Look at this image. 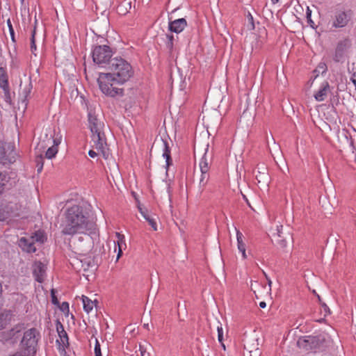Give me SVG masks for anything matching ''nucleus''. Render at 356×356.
I'll use <instances>...</instances> for the list:
<instances>
[{
  "label": "nucleus",
  "mask_w": 356,
  "mask_h": 356,
  "mask_svg": "<svg viewBox=\"0 0 356 356\" xmlns=\"http://www.w3.org/2000/svg\"><path fill=\"white\" fill-rule=\"evenodd\" d=\"M275 241H276V243H277V245L281 248V249H284L286 247V245H287V242L286 241V238L282 236V238H275Z\"/></svg>",
  "instance_id": "c85d7f7f"
},
{
  "label": "nucleus",
  "mask_w": 356,
  "mask_h": 356,
  "mask_svg": "<svg viewBox=\"0 0 356 356\" xmlns=\"http://www.w3.org/2000/svg\"><path fill=\"white\" fill-rule=\"evenodd\" d=\"M318 298L319 300H321L320 296L318 295Z\"/></svg>",
  "instance_id": "4d7b16f0"
},
{
  "label": "nucleus",
  "mask_w": 356,
  "mask_h": 356,
  "mask_svg": "<svg viewBox=\"0 0 356 356\" xmlns=\"http://www.w3.org/2000/svg\"><path fill=\"white\" fill-rule=\"evenodd\" d=\"M112 55V50L107 45L96 46L92 50L93 61L98 65L110 62Z\"/></svg>",
  "instance_id": "423d86ee"
},
{
  "label": "nucleus",
  "mask_w": 356,
  "mask_h": 356,
  "mask_svg": "<svg viewBox=\"0 0 356 356\" xmlns=\"http://www.w3.org/2000/svg\"><path fill=\"white\" fill-rule=\"evenodd\" d=\"M352 17L350 10H338L332 17V27L339 29L346 26Z\"/></svg>",
  "instance_id": "6e6552de"
},
{
  "label": "nucleus",
  "mask_w": 356,
  "mask_h": 356,
  "mask_svg": "<svg viewBox=\"0 0 356 356\" xmlns=\"http://www.w3.org/2000/svg\"><path fill=\"white\" fill-rule=\"evenodd\" d=\"M8 211V213L10 217L17 216H19V211L20 209V206H19L17 203L15 202H9L5 205H3Z\"/></svg>",
  "instance_id": "6ab92c4d"
},
{
  "label": "nucleus",
  "mask_w": 356,
  "mask_h": 356,
  "mask_svg": "<svg viewBox=\"0 0 356 356\" xmlns=\"http://www.w3.org/2000/svg\"><path fill=\"white\" fill-rule=\"evenodd\" d=\"M328 341L323 335L306 336L300 339L298 345L306 351L323 352L326 350Z\"/></svg>",
  "instance_id": "20e7f679"
},
{
  "label": "nucleus",
  "mask_w": 356,
  "mask_h": 356,
  "mask_svg": "<svg viewBox=\"0 0 356 356\" xmlns=\"http://www.w3.org/2000/svg\"><path fill=\"white\" fill-rule=\"evenodd\" d=\"M62 226V233L64 235L83 234L79 236L78 241L74 243L78 251L85 252L91 248L90 234L95 230L96 225L89 219L88 213L81 207L74 205L68 208Z\"/></svg>",
  "instance_id": "f257e3e1"
},
{
  "label": "nucleus",
  "mask_w": 356,
  "mask_h": 356,
  "mask_svg": "<svg viewBox=\"0 0 356 356\" xmlns=\"http://www.w3.org/2000/svg\"><path fill=\"white\" fill-rule=\"evenodd\" d=\"M10 218L6 208H5L3 205L0 206V221H4L8 218Z\"/></svg>",
  "instance_id": "a878e982"
},
{
  "label": "nucleus",
  "mask_w": 356,
  "mask_h": 356,
  "mask_svg": "<svg viewBox=\"0 0 356 356\" xmlns=\"http://www.w3.org/2000/svg\"><path fill=\"white\" fill-rule=\"evenodd\" d=\"M331 92L330 84L327 81H323L318 90L316 92L314 97L315 99L318 102H323L324 101L326 97H327V95Z\"/></svg>",
  "instance_id": "ddd939ff"
},
{
  "label": "nucleus",
  "mask_w": 356,
  "mask_h": 356,
  "mask_svg": "<svg viewBox=\"0 0 356 356\" xmlns=\"http://www.w3.org/2000/svg\"><path fill=\"white\" fill-rule=\"evenodd\" d=\"M268 286L270 288L271 287V284H272V281L270 280H268Z\"/></svg>",
  "instance_id": "09e8293b"
},
{
  "label": "nucleus",
  "mask_w": 356,
  "mask_h": 356,
  "mask_svg": "<svg viewBox=\"0 0 356 356\" xmlns=\"http://www.w3.org/2000/svg\"><path fill=\"white\" fill-rule=\"evenodd\" d=\"M212 163V154L208 153V147L205 149V152L200 159L199 166L200 170L209 171Z\"/></svg>",
  "instance_id": "2eb2a0df"
},
{
  "label": "nucleus",
  "mask_w": 356,
  "mask_h": 356,
  "mask_svg": "<svg viewBox=\"0 0 356 356\" xmlns=\"http://www.w3.org/2000/svg\"><path fill=\"white\" fill-rule=\"evenodd\" d=\"M187 26V22L184 18H180L170 21L168 24L169 31L176 33H181Z\"/></svg>",
  "instance_id": "4468645a"
},
{
  "label": "nucleus",
  "mask_w": 356,
  "mask_h": 356,
  "mask_svg": "<svg viewBox=\"0 0 356 356\" xmlns=\"http://www.w3.org/2000/svg\"><path fill=\"white\" fill-rule=\"evenodd\" d=\"M7 325V322L4 318V314L0 313V330L4 329Z\"/></svg>",
  "instance_id": "e433bc0d"
},
{
  "label": "nucleus",
  "mask_w": 356,
  "mask_h": 356,
  "mask_svg": "<svg viewBox=\"0 0 356 356\" xmlns=\"http://www.w3.org/2000/svg\"><path fill=\"white\" fill-rule=\"evenodd\" d=\"M4 94H5V97H6V101L7 102L10 103L11 101L10 90H8V93H4Z\"/></svg>",
  "instance_id": "c03bdc74"
},
{
  "label": "nucleus",
  "mask_w": 356,
  "mask_h": 356,
  "mask_svg": "<svg viewBox=\"0 0 356 356\" xmlns=\"http://www.w3.org/2000/svg\"><path fill=\"white\" fill-rule=\"evenodd\" d=\"M271 1H272L273 3H275L278 1V0H271Z\"/></svg>",
  "instance_id": "5fc2aeb1"
},
{
  "label": "nucleus",
  "mask_w": 356,
  "mask_h": 356,
  "mask_svg": "<svg viewBox=\"0 0 356 356\" xmlns=\"http://www.w3.org/2000/svg\"><path fill=\"white\" fill-rule=\"evenodd\" d=\"M351 42L349 39H344L339 41L336 47L333 56V60L337 62L343 63L345 60L347 50L350 47Z\"/></svg>",
  "instance_id": "1a4fd4ad"
},
{
  "label": "nucleus",
  "mask_w": 356,
  "mask_h": 356,
  "mask_svg": "<svg viewBox=\"0 0 356 356\" xmlns=\"http://www.w3.org/2000/svg\"><path fill=\"white\" fill-rule=\"evenodd\" d=\"M116 236H117L118 240H117V241H114L113 244H114V252H116L117 246H118V254H117V258H116V261H118L120 259V257L122 256V248H123V246H126V244L124 243V235H122L120 233L117 232Z\"/></svg>",
  "instance_id": "f3484780"
},
{
  "label": "nucleus",
  "mask_w": 356,
  "mask_h": 356,
  "mask_svg": "<svg viewBox=\"0 0 356 356\" xmlns=\"http://www.w3.org/2000/svg\"><path fill=\"white\" fill-rule=\"evenodd\" d=\"M7 24H8V28H9V31H10V36H11V39L13 42L15 41V32H14V29L13 28V26L11 24V22L10 21V19H8L7 21Z\"/></svg>",
  "instance_id": "4c0bfd02"
},
{
  "label": "nucleus",
  "mask_w": 356,
  "mask_h": 356,
  "mask_svg": "<svg viewBox=\"0 0 356 356\" xmlns=\"http://www.w3.org/2000/svg\"><path fill=\"white\" fill-rule=\"evenodd\" d=\"M140 351H141V355H142V356H143V353H145V350H143L142 349V346H140Z\"/></svg>",
  "instance_id": "8fccbe9b"
},
{
  "label": "nucleus",
  "mask_w": 356,
  "mask_h": 356,
  "mask_svg": "<svg viewBox=\"0 0 356 356\" xmlns=\"http://www.w3.org/2000/svg\"><path fill=\"white\" fill-rule=\"evenodd\" d=\"M51 302L54 305H58L59 302H58V300L57 299L56 295H55V292H54V290L52 289L51 290Z\"/></svg>",
  "instance_id": "ea45409f"
},
{
  "label": "nucleus",
  "mask_w": 356,
  "mask_h": 356,
  "mask_svg": "<svg viewBox=\"0 0 356 356\" xmlns=\"http://www.w3.org/2000/svg\"><path fill=\"white\" fill-rule=\"evenodd\" d=\"M88 126L92 133V140L97 150L104 154L106 137L104 132V124L91 111L88 112Z\"/></svg>",
  "instance_id": "7ed1b4c3"
},
{
  "label": "nucleus",
  "mask_w": 356,
  "mask_h": 356,
  "mask_svg": "<svg viewBox=\"0 0 356 356\" xmlns=\"http://www.w3.org/2000/svg\"><path fill=\"white\" fill-rule=\"evenodd\" d=\"M321 68H323L324 69V71L326 70V67H325V65L323 64L322 66H321Z\"/></svg>",
  "instance_id": "603ef678"
},
{
  "label": "nucleus",
  "mask_w": 356,
  "mask_h": 356,
  "mask_svg": "<svg viewBox=\"0 0 356 356\" xmlns=\"http://www.w3.org/2000/svg\"><path fill=\"white\" fill-rule=\"evenodd\" d=\"M36 162H37V168H38L37 170L38 172H40L43 168L42 156H40L39 157H38L36 159Z\"/></svg>",
  "instance_id": "c9c22d12"
},
{
  "label": "nucleus",
  "mask_w": 356,
  "mask_h": 356,
  "mask_svg": "<svg viewBox=\"0 0 356 356\" xmlns=\"http://www.w3.org/2000/svg\"><path fill=\"white\" fill-rule=\"evenodd\" d=\"M34 243V237H22L18 241V245L23 251L32 253L36 251Z\"/></svg>",
  "instance_id": "9b49d317"
},
{
  "label": "nucleus",
  "mask_w": 356,
  "mask_h": 356,
  "mask_svg": "<svg viewBox=\"0 0 356 356\" xmlns=\"http://www.w3.org/2000/svg\"><path fill=\"white\" fill-rule=\"evenodd\" d=\"M350 81H351V82L353 83V84L354 85L355 88V90H356V72H354V73L352 74V76H351V77H350Z\"/></svg>",
  "instance_id": "79ce46f5"
},
{
  "label": "nucleus",
  "mask_w": 356,
  "mask_h": 356,
  "mask_svg": "<svg viewBox=\"0 0 356 356\" xmlns=\"http://www.w3.org/2000/svg\"><path fill=\"white\" fill-rule=\"evenodd\" d=\"M56 330L59 337V339L56 340V342L58 343V348L60 350L65 351V348L69 346L67 334L65 331L63 325L59 321L56 324Z\"/></svg>",
  "instance_id": "9d476101"
},
{
  "label": "nucleus",
  "mask_w": 356,
  "mask_h": 356,
  "mask_svg": "<svg viewBox=\"0 0 356 356\" xmlns=\"http://www.w3.org/2000/svg\"><path fill=\"white\" fill-rule=\"evenodd\" d=\"M236 238H237L238 249L242 253V256L245 259V258H246L245 244L243 241V236L239 230H236Z\"/></svg>",
  "instance_id": "4be33fe9"
},
{
  "label": "nucleus",
  "mask_w": 356,
  "mask_h": 356,
  "mask_svg": "<svg viewBox=\"0 0 356 356\" xmlns=\"http://www.w3.org/2000/svg\"><path fill=\"white\" fill-rule=\"evenodd\" d=\"M35 28L32 31L31 38V51L35 56V51L37 50L35 40Z\"/></svg>",
  "instance_id": "cd10ccee"
},
{
  "label": "nucleus",
  "mask_w": 356,
  "mask_h": 356,
  "mask_svg": "<svg viewBox=\"0 0 356 356\" xmlns=\"http://www.w3.org/2000/svg\"><path fill=\"white\" fill-rule=\"evenodd\" d=\"M40 338V332L36 328L33 327L24 332L20 343L23 353L28 354V355L34 356L37 351L38 342Z\"/></svg>",
  "instance_id": "39448f33"
},
{
  "label": "nucleus",
  "mask_w": 356,
  "mask_h": 356,
  "mask_svg": "<svg viewBox=\"0 0 356 356\" xmlns=\"http://www.w3.org/2000/svg\"><path fill=\"white\" fill-rule=\"evenodd\" d=\"M14 145L11 143L0 142V164L12 163L15 161Z\"/></svg>",
  "instance_id": "0eeeda50"
},
{
  "label": "nucleus",
  "mask_w": 356,
  "mask_h": 356,
  "mask_svg": "<svg viewBox=\"0 0 356 356\" xmlns=\"http://www.w3.org/2000/svg\"><path fill=\"white\" fill-rule=\"evenodd\" d=\"M259 307H260L261 308H265V307H266V302H264V301L260 302V303H259Z\"/></svg>",
  "instance_id": "a18cd8bd"
},
{
  "label": "nucleus",
  "mask_w": 356,
  "mask_h": 356,
  "mask_svg": "<svg viewBox=\"0 0 356 356\" xmlns=\"http://www.w3.org/2000/svg\"><path fill=\"white\" fill-rule=\"evenodd\" d=\"M144 326L147 328H148V324H145Z\"/></svg>",
  "instance_id": "6e6d98bb"
},
{
  "label": "nucleus",
  "mask_w": 356,
  "mask_h": 356,
  "mask_svg": "<svg viewBox=\"0 0 356 356\" xmlns=\"http://www.w3.org/2000/svg\"><path fill=\"white\" fill-rule=\"evenodd\" d=\"M261 352L259 348H256L254 350H246L243 353V356H260Z\"/></svg>",
  "instance_id": "473e14b6"
},
{
  "label": "nucleus",
  "mask_w": 356,
  "mask_h": 356,
  "mask_svg": "<svg viewBox=\"0 0 356 356\" xmlns=\"http://www.w3.org/2000/svg\"><path fill=\"white\" fill-rule=\"evenodd\" d=\"M138 209L143 218L148 222L153 230L156 231L157 225L156 215L150 213L147 209H143L140 207H138Z\"/></svg>",
  "instance_id": "dca6fc26"
},
{
  "label": "nucleus",
  "mask_w": 356,
  "mask_h": 356,
  "mask_svg": "<svg viewBox=\"0 0 356 356\" xmlns=\"http://www.w3.org/2000/svg\"><path fill=\"white\" fill-rule=\"evenodd\" d=\"M46 266L41 261H35L33 265V274L37 282L42 283L44 281Z\"/></svg>",
  "instance_id": "f8f14e48"
},
{
  "label": "nucleus",
  "mask_w": 356,
  "mask_h": 356,
  "mask_svg": "<svg viewBox=\"0 0 356 356\" xmlns=\"http://www.w3.org/2000/svg\"><path fill=\"white\" fill-rule=\"evenodd\" d=\"M200 172L201 175L199 180V188L201 189V191H202L209 180L210 175L208 170H200Z\"/></svg>",
  "instance_id": "412c9836"
},
{
  "label": "nucleus",
  "mask_w": 356,
  "mask_h": 356,
  "mask_svg": "<svg viewBox=\"0 0 356 356\" xmlns=\"http://www.w3.org/2000/svg\"><path fill=\"white\" fill-rule=\"evenodd\" d=\"M0 87L3 89L4 93H8V82L6 77H0Z\"/></svg>",
  "instance_id": "bb28decb"
},
{
  "label": "nucleus",
  "mask_w": 356,
  "mask_h": 356,
  "mask_svg": "<svg viewBox=\"0 0 356 356\" xmlns=\"http://www.w3.org/2000/svg\"><path fill=\"white\" fill-rule=\"evenodd\" d=\"M283 226L280 225L277 227V233L274 235V236L276 238H282L283 235L282 232Z\"/></svg>",
  "instance_id": "58836bf2"
},
{
  "label": "nucleus",
  "mask_w": 356,
  "mask_h": 356,
  "mask_svg": "<svg viewBox=\"0 0 356 356\" xmlns=\"http://www.w3.org/2000/svg\"><path fill=\"white\" fill-rule=\"evenodd\" d=\"M217 331H218V341L221 343L223 349L225 350V346L222 343V341H223V330H222V327L221 325L220 326L217 327Z\"/></svg>",
  "instance_id": "7c9ffc66"
},
{
  "label": "nucleus",
  "mask_w": 356,
  "mask_h": 356,
  "mask_svg": "<svg viewBox=\"0 0 356 356\" xmlns=\"http://www.w3.org/2000/svg\"><path fill=\"white\" fill-rule=\"evenodd\" d=\"M60 309L63 312H65V311L68 312L69 311V304L67 302H63L62 303Z\"/></svg>",
  "instance_id": "a19ab883"
},
{
  "label": "nucleus",
  "mask_w": 356,
  "mask_h": 356,
  "mask_svg": "<svg viewBox=\"0 0 356 356\" xmlns=\"http://www.w3.org/2000/svg\"><path fill=\"white\" fill-rule=\"evenodd\" d=\"M22 1H23L24 0H22Z\"/></svg>",
  "instance_id": "13d9d810"
},
{
  "label": "nucleus",
  "mask_w": 356,
  "mask_h": 356,
  "mask_svg": "<svg viewBox=\"0 0 356 356\" xmlns=\"http://www.w3.org/2000/svg\"><path fill=\"white\" fill-rule=\"evenodd\" d=\"M243 199L246 201V202L248 203V204L250 207V204H249V202H248V199H247L246 196L243 195Z\"/></svg>",
  "instance_id": "de8ad7c7"
},
{
  "label": "nucleus",
  "mask_w": 356,
  "mask_h": 356,
  "mask_svg": "<svg viewBox=\"0 0 356 356\" xmlns=\"http://www.w3.org/2000/svg\"><path fill=\"white\" fill-rule=\"evenodd\" d=\"M31 237H34L35 241H38L40 243H43L45 240V236L43 234V232L38 231L36 232L33 236H31Z\"/></svg>",
  "instance_id": "c756f323"
},
{
  "label": "nucleus",
  "mask_w": 356,
  "mask_h": 356,
  "mask_svg": "<svg viewBox=\"0 0 356 356\" xmlns=\"http://www.w3.org/2000/svg\"><path fill=\"white\" fill-rule=\"evenodd\" d=\"M95 356H102L101 352L100 344L97 339H95Z\"/></svg>",
  "instance_id": "f704fd0d"
},
{
  "label": "nucleus",
  "mask_w": 356,
  "mask_h": 356,
  "mask_svg": "<svg viewBox=\"0 0 356 356\" xmlns=\"http://www.w3.org/2000/svg\"><path fill=\"white\" fill-rule=\"evenodd\" d=\"M306 18H307V24L312 28L316 29V25L315 24L314 22L312 19V10L309 7L307 8L306 10Z\"/></svg>",
  "instance_id": "393cba45"
},
{
  "label": "nucleus",
  "mask_w": 356,
  "mask_h": 356,
  "mask_svg": "<svg viewBox=\"0 0 356 356\" xmlns=\"http://www.w3.org/2000/svg\"><path fill=\"white\" fill-rule=\"evenodd\" d=\"M168 42L166 43L167 48L170 50H172L173 48V40L174 36L172 35H166Z\"/></svg>",
  "instance_id": "72a5a7b5"
},
{
  "label": "nucleus",
  "mask_w": 356,
  "mask_h": 356,
  "mask_svg": "<svg viewBox=\"0 0 356 356\" xmlns=\"http://www.w3.org/2000/svg\"><path fill=\"white\" fill-rule=\"evenodd\" d=\"M109 72L99 73L97 82L100 90L110 97H122L124 88L121 86L134 74L131 64L121 57L111 59L108 63Z\"/></svg>",
  "instance_id": "f03ea898"
},
{
  "label": "nucleus",
  "mask_w": 356,
  "mask_h": 356,
  "mask_svg": "<svg viewBox=\"0 0 356 356\" xmlns=\"http://www.w3.org/2000/svg\"><path fill=\"white\" fill-rule=\"evenodd\" d=\"M243 199L246 201V202L248 203V204L250 207V204H249V202H248V199H247L246 196L243 195Z\"/></svg>",
  "instance_id": "49530a36"
},
{
  "label": "nucleus",
  "mask_w": 356,
  "mask_h": 356,
  "mask_svg": "<svg viewBox=\"0 0 356 356\" xmlns=\"http://www.w3.org/2000/svg\"><path fill=\"white\" fill-rule=\"evenodd\" d=\"M163 156L165 159L166 161V168L168 169L170 165H172V161L170 156V149L168 146V144L166 141H163Z\"/></svg>",
  "instance_id": "5701e85b"
},
{
  "label": "nucleus",
  "mask_w": 356,
  "mask_h": 356,
  "mask_svg": "<svg viewBox=\"0 0 356 356\" xmlns=\"http://www.w3.org/2000/svg\"><path fill=\"white\" fill-rule=\"evenodd\" d=\"M88 155H89L90 157H92V158H95V157H96V156H97V153L95 151H94V150H92V149H90V150L88 152Z\"/></svg>",
  "instance_id": "37998d69"
},
{
  "label": "nucleus",
  "mask_w": 356,
  "mask_h": 356,
  "mask_svg": "<svg viewBox=\"0 0 356 356\" xmlns=\"http://www.w3.org/2000/svg\"><path fill=\"white\" fill-rule=\"evenodd\" d=\"M82 301L85 312L87 313L90 312L93 309L94 302L85 296H82Z\"/></svg>",
  "instance_id": "b1692460"
},
{
  "label": "nucleus",
  "mask_w": 356,
  "mask_h": 356,
  "mask_svg": "<svg viewBox=\"0 0 356 356\" xmlns=\"http://www.w3.org/2000/svg\"><path fill=\"white\" fill-rule=\"evenodd\" d=\"M90 265V261H87V267H89Z\"/></svg>",
  "instance_id": "864d4df0"
},
{
  "label": "nucleus",
  "mask_w": 356,
  "mask_h": 356,
  "mask_svg": "<svg viewBox=\"0 0 356 356\" xmlns=\"http://www.w3.org/2000/svg\"><path fill=\"white\" fill-rule=\"evenodd\" d=\"M52 143L53 145L47 149L45 153V157L49 159L55 157V156L58 153V146L60 143V138L53 137Z\"/></svg>",
  "instance_id": "a211bd4d"
},
{
  "label": "nucleus",
  "mask_w": 356,
  "mask_h": 356,
  "mask_svg": "<svg viewBox=\"0 0 356 356\" xmlns=\"http://www.w3.org/2000/svg\"><path fill=\"white\" fill-rule=\"evenodd\" d=\"M323 307H324L325 311H326L327 309H328L327 306L325 303L323 305Z\"/></svg>",
  "instance_id": "3c124183"
},
{
  "label": "nucleus",
  "mask_w": 356,
  "mask_h": 356,
  "mask_svg": "<svg viewBox=\"0 0 356 356\" xmlns=\"http://www.w3.org/2000/svg\"><path fill=\"white\" fill-rule=\"evenodd\" d=\"M22 330V326L20 325H17L14 327L8 330L7 332H3V338L6 340L10 339L16 337L17 334L20 332Z\"/></svg>",
  "instance_id": "aec40b11"
},
{
  "label": "nucleus",
  "mask_w": 356,
  "mask_h": 356,
  "mask_svg": "<svg viewBox=\"0 0 356 356\" xmlns=\"http://www.w3.org/2000/svg\"><path fill=\"white\" fill-rule=\"evenodd\" d=\"M8 177L6 172H0V187L2 188L8 181Z\"/></svg>",
  "instance_id": "2f4dec72"
}]
</instances>
